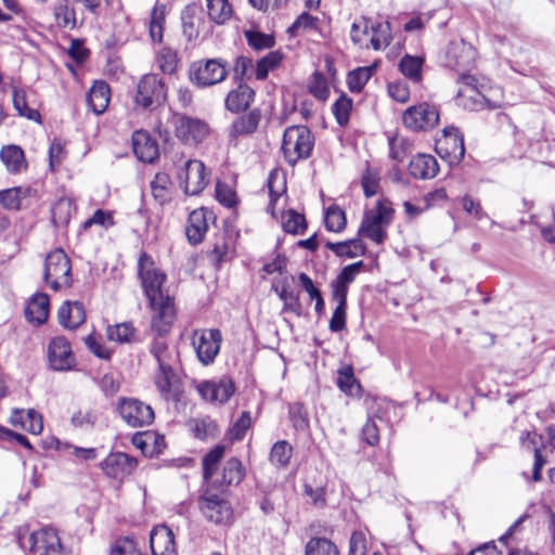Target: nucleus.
<instances>
[{
  "mask_svg": "<svg viewBox=\"0 0 555 555\" xmlns=\"http://www.w3.org/2000/svg\"><path fill=\"white\" fill-rule=\"evenodd\" d=\"M138 275L153 310L151 327L157 335L163 336L169 332L176 317L173 299L163 292L166 274L156 268L153 258L143 251L138 259Z\"/></svg>",
  "mask_w": 555,
  "mask_h": 555,
  "instance_id": "nucleus-1",
  "label": "nucleus"
},
{
  "mask_svg": "<svg viewBox=\"0 0 555 555\" xmlns=\"http://www.w3.org/2000/svg\"><path fill=\"white\" fill-rule=\"evenodd\" d=\"M314 146V137L307 126H291L285 129L282 152L286 163L295 166L300 159L310 157Z\"/></svg>",
  "mask_w": 555,
  "mask_h": 555,
  "instance_id": "nucleus-2",
  "label": "nucleus"
},
{
  "mask_svg": "<svg viewBox=\"0 0 555 555\" xmlns=\"http://www.w3.org/2000/svg\"><path fill=\"white\" fill-rule=\"evenodd\" d=\"M167 101V87L156 74L144 75L137 85L134 103L144 109L156 112L164 109Z\"/></svg>",
  "mask_w": 555,
  "mask_h": 555,
  "instance_id": "nucleus-3",
  "label": "nucleus"
},
{
  "mask_svg": "<svg viewBox=\"0 0 555 555\" xmlns=\"http://www.w3.org/2000/svg\"><path fill=\"white\" fill-rule=\"evenodd\" d=\"M70 260L63 249L56 248L48 254L44 261L43 278L53 291L67 288L72 285Z\"/></svg>",
  "mask_w": 555,
  "mask_h": 555,
  "instance_id": "nucleus-4",
  "label": "nucleus"
},
{
  "mask_svg": "<svg viewBox=\"0 0 555 555\" xmlns=\"http://www.w3.org/2000/svg\"><path fill=\"white\" fill-rule=\"evenodd\" d=\"M29 551L37 555H67L70 550L63 544L59 530L44 526L28 537Z\"/></svg>",
  "mask_w": 555,
  "mask_h": 555,
  "instance_id": "nucleus-5",
  "label": "nucleus"
},
{
  "mask_svg": "<svg viewBox=\"0 0 555 555\" xmlns=\"http://www.w3.org/2000/svg\"><path fill=\"white\" fill-rule=\"evenodd\" d=\"M172 126L176 137L188 145H197L209 134L207 122L183 114L172 115Z\"/></svg>",
  "mask_w": 555,
  "mask_h": 555,
  "instance_id": "nucleus-6",
  "label": "nucleus"
},
{
  "mask_svg": "<svg viewBox=\"0 0 555 555\" xmlns=\"http://www.w3.org/2000/svg\"><path fill=\"white\" fill-rule=\"evenodd\" d=\"M198 506L203 516L210 522L228 526L233 521L234 513L232 505L219 494L204 493L198 500Z\"/></svg>",
  "mask_w": 555,
  "mask_h": 555,
  "instance_id": "nucleus-7",
  "label": "nucleus"
},
{
  "mask_svg": "<svg viewBox=\"0 0 555 555\" xmlns=\"http://www.w3.org/2000/svg\"><path fill=\"white\" fill-rule=\"evenodd\" d=\"M402 121L411 131H429L438 125L439 111L436 105L423 102L408 107L403 112Z\"/></svg>",
  "mask_w": 555,
  "mask_h": 555,
  "instance_id": "nucleus-8",
  "label": "nucleus"
},
{
  "mask_svg": "<svg viewBox=\"0 0 555 555\" xmlns=\"http://www.w3.org/2000/svg\"><path fill=\"white\" fill-rule=\"evenodd\" d=\"M228 75L227 65L219 59L198 61L191 65L190 78L198 87L221 82Z\"/></svg>",
  "mask_w": 555,
  "mask_h": 555,
  "instance_id": "nucleus-9",
  "label": "nucleus"
},
{
  "mask_svg": "<svg viewBox=\"0 0 555 555\" xmlns=\"http://www.w3.org/2000/svg\"><path fill=\"white\" fill-rule=\"evenodd\" d=\"M178 177L184 193L192 196L201 194L209 181V173L198 159L186 160Z\"/></svg>",
  "mask_w": 555,
  "mask_h": 555,
  "instance_id": "nucleus-10",
  "label": "nucleus"
},
{
  "mask_svg": "<svg viewBox=\"0 0 555 555\" xmlns=\"http://www.w3.org/2000/svg\"><path fill=\"white\" fill-rule=\"evenodd\" d=\"M117 410L120 417L131 427L149 426L155 417L152 406L135 398H120Z\"/></svg>",
  "mask_w": 555,
  "mask_h": 555,
  "instance_id": "nucleus-11",
  "label": "nucleus"
},
{
  "mask_svg": "<svg viewBox=\"0 0 555 555\" xmlns=\"http://www.w3.org/2000/svg\"><path fill=\"white\" fill-rule=\"evenodd\" d=\"M221 340V332L217 328L194 332L192 344L203 364L208 365L214 362L220 350Z\"/></svg>",
  "mask_w": 555,
  "mask_h": 555,
  "instance_id": "nucleus-12",
  "label": "nucleus"
},
{
  "mask_svg": "<svg viewBox=\"0 0 555 555\" xmlns=\"http://www.w3.org/2000/svg\"><path fill=\"white\" fill-rule=\"evenodd\" d=\"M436 151L442 158H447L450 165L459 164L465 155L464 139L455 127H446L443 135L437 140Z\"/></svg>",
  "mask_w": 555,
  "mask_h": 555,
  "instance_id": "nucleus-13",
  "label": "nucleus"
},
{
  "mask_svg": "<svg viewBox=\"0 0 555 555\" xmlns=\"http://www.w3.org/2000/svg\"><path fill=\"white\" fill-rule=\"evenodd\" d=\"M48 360L54 371H69L75 366V357L70 344L65 337L57 336L50 341Z\"/></svg>",
  "mask_w": 555,
  "mask_h": 555,
  "instance_id": "nucleus-14",
  "label": "nucleus"
},
{
  "mask_svg": "<svg viewBox=\"0 0 555 555\" xmlns=\"http://www.w3.org/2000/svg\"><path fill=\"white\" fill-rule=\"evenodd\" d=\"M197 391L207 401L224 403L234 393L235 386L231 378L222 377L217 382L208 380L198 384Z\"/></svg>",
  "mask_w": 555,
  "mask_h": 555,
  "instance_id": "nucleus-15",
  "label": "nucleus"
},
{
  "mask_svg": "<svg viewBox=\"0 0 555 555\" xmlns=\"http://www.w3.org/2000/svg\"><path fill=\"white\" fill-rule=\"evenodd\" d=\"M154 383L165 400L178 401L181 393V379L173 367L157 369Z\"/></svg>",
  "mask_w": 555,
  "mask_h": 555,
  "instance_id": "nucleus-16",
  "label": "nucleus"
},
{
  "mask_svg": "<svg viewBox=\"0 0 555 555\" xmlns=\"http://www.w3.org/2000/svg\"><path fill=\"white\" fill-rule=\"evenodd\" d=\"M132 149L138 159L143 163H153L159 155L157 141L144 130L133 132Z\"/></svg>",
  "mask_w": 555,
  "mask_h": 555,
  "instance_id": "nucleus-17",
  "label": "nucleus"
},
{
  "mask_svg": "<svg viewBox=\"0 0 555 555\" xmlns=\"http://www.w3.org/2000/svg\"><path fill=\"white\" fill-rule=\"evenodd\" d=\"M150 546L153 555H177L173 532L165 525L151 531Z\"/></svg>",
  "mask_w": 555,
  "mask_h": 555,
  "instance_id": "nucleus-18",
  "label": "nucleus"
},
{
  "mask_svg": "<svg viewBox=\"0 0 555 555\" xmlns=\"http://www.w3.org/2000/svg\"><path fill=\"white\" fill-rule=\"evenodd\" d=\"M457 101L468 111L495 109L501 106L499 102L489 100L476 87L461 88L457 91Z\"/></svg>",
  "mask_w": 555,
  "mask_h": 555,
  "instance_id": "nucleus-19",
  "label": "nucleus"
},
{
  "mask_svg": "<svg viewBox=\"0 0 555 555\" xmlns=\"http://www.w3.org/2000/svg\"><path fill=\"white\" fill-rule=\"evenodd\" d=\"M262 118L260 108H253L236 117L230 128L231 138L246 137L255 133Z\"/></svg>",
  "mask_w": 555,
  "mask_h": 555,
  "instance_id": "nucleus-20",
  "label": "nucleus"
},
{
  "mask_svg": "<svg viewBox=\"0 0 555 555\" xmlns=\"http://www.w3.org/2000/svg\"><path fill=\"white\" fill-rule=\"evenodd\" d=\"M439 171L437 159L428 154L414 156L409 164V173L415 179H433Z\"/></svg>",
  "mask_w": 555,
  "mask_h": 555,
  "instance_id": "nucleus-21",
  "label": "nucleus"
},
{
  "mask_svg": "<svg viewBox=\"0 0 555 555\" xmlns=\"http://www.w3.org/2000/svg\"><path fill=\"white\" fill-rule=\"evenodd\" d=\"M57 318L65 328H77L86 320L85 307L79 301H65L59 309Z\"/></svg>",
  "mask_w": 555,
  "mask_h": 555,
  "instance_id": "nucleus-22",
  "label": "nucleus"
},
{
  "mask_svg": "<svg viewBox=\"0 0 555 555\" xmlns=\"http://www.w3.org/2000/svg\"><path fill=\"white\" fill-rule=\"evenodd\" d=\"M255 99V91L246 83L240 82L225 98V108L232 113L246 111Z\"/></svg>",
  "mask_w": 555,
  "mask_h": 555,
  "instance_id": "nucleus-23",
  "label": "nucleus"
},
{
  "mask_svg": "<svg viewBox=\"0 0 555 555\" xmlns=\"http://www.w3.org/2000/svg\"><path fill=\"white\" fill-rule=\"evenodd\" d=\"M133 466V459L122 452L109 454L102 463V469L112 478H121L125 474L130 473Z\"/></svg>",
  "mask_w": 555,
  "mask_h": 555,
  "instance_id": "nucleus-24",
  "label": "nucleus"
},
{
  "mask_svg": "<svg viewBox=\"0 0 555 555\" xmlns=\"http://www.w3.org/2000/svg\"><path fill=\"white\" fill-rule=\"evenodd\" d=\"M49 297L47 294H35L28 301L25 309V317L28 322L36 325L43 324L49 317Z\"/></svg>",
  "mask_w": 555,
  "mask_h": 555,
  "instance_id": "nucleus-25",
  "label": "nucleus"
},
{
  "mask_svg": "<svg viewBox=\"0 0 555 555\" xmlns=\"http://www.w3.org/2000/svg\"><path fill=\"white\" fill-rule=\"evenodd\" d=\"M207 211L204 208L195 209L189 215L185 234L192 245L201 243L208 229Z\"/></svg>",
  "mask_w": 555,
  "mask_h": 555,
  "instance_id": "nucleus-26",
  "label": "nucleus"
},
{
  "mask_svg": "<svg viewBox=\"0 0 555 555\" xmlns=\"http://www.w3.org/2000/svg\"><path fill=\"white\" fill-rule=\"evenodd\" d=\"M109 96V86L103 80L95 81L88 93V103L92 112L96 115L102 114L107 108Z\"/></svg>",
  "mask_w": 555,
  "mask_h": 555,
  "instance_id": "nucleus-27",
  "label": "nucleus"
},
{
  "mask_svg": "<svg viewBox=\"0 0 555 555\" xmlns=\"http://www.w3.org/2000/svg\"><path fill=\"white\" fill-rule=\"evenodd\" d=\"M181 21L182 31L188 40L197 38L198 28L203 22L198 7L196 4L186 5L181 13Z\"/></svg>",
  "mask_w": 555,
  "mask_h": 555,
  "instance_id": "nucleus-28",
  "label": "nucleus"
},
{
  "mask_svg": "<svg viewBox=\"0 0 555 555\" xmlns=\"http://www.w3.org/2000/svg\"><path fill=\"white\" fill-rule=\"evenodd\" d=\"M0 158L11 173H18L27 168L24 151L17 145L11 144L2 147Z\"/></svg>",
  "mask_w": 555,
  "mask_h": 555,
  "instance_id": "nucleus-29",
  "label": "nucleus"
},
{
  "mask_svg": "<svg viewBox=\"0 0 555 555\" xmlns=\"http://www.w3.org/2000/svg\"><path fill=\"white\" fill-rule=\"evenodd\" d=\"M326 248L332 250L338 257L356 258L366 251L364 243L360 238H352L344 242H326Z\"/></svg>",
  "mask_w": 555,
  "mask_h": 555,
  "instance_id": "nucleus-30",
  "label": "nucleus"
},
{
  "mask_svg": "<svg viewBox=\"0 0 555 555\" xmlns=\"http://www.w3.org/2000/svg\"><path fill=\"white\" fill-rule=\"evenodd\" d=\"M376 72V65L358 67L349 72L347 76V85L352 93H360L373 74Z\"/></svg>",
  "mask_w": 555,
  "mask_h": 555,
  "instance_id": "nucleus-31",
  "label": "nucleus"
},
{
  "mask_svg": "<svg viewBox=\"0 0 555 555\" xmlns=\"http://www.w3.org/2000/svg\"><path fill=\"white\" fill-rule=\"evenodd\" d=\"M150 351L158 364L157 369L173 367L177 361V354L173 350L169 349L165 340L155 339L152 343Z\"/></svg>",
  "mask_w": 555,
  "mask_h": 555,
  "instance_id": "nucleus-32",
  "label": "nucleus"
},
{
  "mask_svg": "<svg viewBox=\"0 0 555 555\" xmlns=\"http://www.w3.org/2000/svg\"><path fill=\"white\" fill-rule=\"evenodd\" d=\"M53 14L59 27L68 29L76 27V12L68 0H59L53 7Z\"/></svg>",
  "mask_w": 555,
  "mask_h": 555,
  "instance_id": "nucleus-33",
  "label": "nucleus"
},
{
  "mask_svg": "<svg viewBox=\"0 0 555 555\" xmlns=\"http://www.w3.org/2000/svg\"><path fill=\"white\" fill-rule=\"evenodd\" d=\"M373 36L371 47L375 51L386 49L392 41L391 26L389 22H379L370 26Z\"/></svg>",
  "mask_w": 555,
  "mask_h": 555,
  "instance_id": "nucleus-34",
  "label": "nucleus"
},
{
  "mask_svg": "<svg viewBox=\"0 0 555 555\" xmlns=\"http://www.w3.org/2000/svg\"><path fill=\"white\" fill-rule=\"evenodd\" d=\"M423 63V57L405 54L399 62V69L411 81L420 82L422 80Z\"/></svg>",
  "mask_w": 555,
  "mask_h": 555,
  "instance_id": "nucleus-35",
  "label": "nucleus"
},
{
  "mask_svg": "<svg viewBox=\"0 0 555 555\" xmlns=\"http://www.w3.org/2000/svg\"><path fill=\"white\" fill-rule=\"evenodd\" d=\"M166 17V7L164 4L156 3L153 8L150 16L149 31L153 42H162L164 23Z\"/></svg>",
  "mask_w": 555,
  "mask_h": 555,
  "instance_id": "nucleus-36",
  "label": "nucleus"
},
{
  "mask_svg": "<svg viewBox=\"0 0 555 555\" xmlns=\"http://www.w3.org/2000/svg\"><path fill=\"white\" fill-rule=\"evenodd\" d=\"M306 555H339L336 544L327 538L313 537L305 546Z\"/></svg>",
  "mask_w": 555,
  "mask_h": 555,
  "instance_id": "nucleus-37",
  "label": "nucleus"
},
{
  "mask_svg": "<svg viewBox=\"0 0 555 555\" xmlns=\"http://www.w3.org/2000/svg\"><path fill=\"white\" fill-rule=\"evenodd\" d=\"M208 16L217 24H224L232 16L229 0H206Z\"/></svg>",
  "mask_w": 555,
  "mask_h": 555,
  "instance_id": "nucleus-38",
  "label": "nucleus"
},
{
  "mask_svg": "<svg viewBox=\"0 0 555 555\" xmlns=\"http://www.w3.org/2000/svg\"><path fill=\"white\" fill-rule=\"evenodd\" d=\"M244 477L242 463L236 457L229 459L222 468V478L219 481L221 487L238 485Z\"/></svg>",
  "mask_w": 555,
  "mask_h": 555,
  "instance_id": "nucleus-39",
  "label": "nucleus"
},
{
  "mask_svg": "<svg viewBox=\"0 0 555 555\" xmlns=\"http://www.w3.org/2000/svg\"><path fill=\"white\" fill-rule=\"evenodd\" d=\"M337 385L348 396L357 395L361 389V385L356 379L350 365H345L338 370Z\"/></svg>",
  "mask_w": 555,
  "mask_h": 555,
  "instance_id": "nucleus-40",
  "label": "nucleus"
},
{
  "mask_svg": "<svg viewBox=\"0 0 555 555\" xmlns=\"http://www.w3.org/2000/svg\"><path fill=\"white\" fill-rule=\"evenodd\" d=\"M279 298L284 302L283 310L291 311L300 317L302 307L299 300V293L292 289L287 284H283L280 288L275 289Z\"/></svg>",
  "mask_w": 555,
  "mask_h": 555,
  "instance_id": "nucleus-41",
  "label": "nucleus"
},
{
  "mask_svg": "<svg viewBox=\"0 0 555 555\" xmlns=\"http://www.w3.org/2000/svg\"><path fill=\"white\" fill-rule=\"evenodd\" d=\"M225 447L218 444L211 449L203 459V477L206 481L211 480L220 461L224 455Z\"/></svg>",
  "mask_w": 555,
  "mask_h": 555,
  "instance_id": "nucleus-42",
  "label": "nucleus"
},
{
  "mask_svg": "<svg viewBox=\"0 0 555 555\" xmlns=\"http://www.w3.org/2000/svg\"><path fill=\"white\" fill-rule=\"evenodd\" d=\"M448 56L454 62L455 66L465 67L474 56L470 46L464 41L451 43L448 48Z\"/></svg>",
  "mask_w": 555,
  "mask_h": 555,
  "instance_id": "nucleus-43",
  "label": "nucleus"
},
{
  "mask_svg": "<svg viewBox=\"0 0 555 555\" xmlns=\"http://www.w3.org/2000/svg\"><path fill=\"white\" fill-rule=\"evenodd\" d=\"M13 106L20 116L36 122H41L40 113L35 108L28 107L26 102V93L23 89H13Z\"/></svg>",
  "mask_w": 555,
  "mask_h": 555,
  "instance_id": "nucleus-44",
  "label": "nucleus"
},
{
  "mask_svg": "<svg viewBox=\"0 0 555 555\" xmlns=\"http://www.w3.org/2000/svg\"><path fill=\"white\" fill-rule=\"evenodd\" d=\"M392 214L393 210L390 207L378 201L375 209L365 211L363 219L385 229L390 223Z\"/></svg>",
  "mask_w": 555,
  "mask_h": 555,
  "instance_id": "nucleus-45",
  "label": "nucleus"
},
{
  "mask_svg": "<svg viewBox=\"0 0 555 555\" xmlns=\"http://www.w3.org/2000/svg\"><path fill=\"white\" fill-rule=\"evenodd\" d=\"M293 455V447L286 440L275 442L270 452V462L279 467H286Z\"/></svg>",
  "mask_w": 555,
  "mask_h": 555,
  "instance_id": "nucleus-46",
  "label": "nucleus"
},
{
  "mask_svg": "<svg viewBox=\"0 0 555 555\" xmlns=\"http://www.w3.org/2000/svg\"><path fill=\"white\" fill-rule=\"evenodd\" d=\"M170 178L165 172H158L151 181V189L154 198L164 205L169 201Z\"/></svg>",
  "mask_w": 555,
  "mask_h": 555,
  "instance_id": "nucleus-47",
  "label": "nucleus"
},
{
  "mask_svg": "<svg viewBox=\"0 0 555 555\" xmlns=\"http://www.w3.org/2000/svg\"><path fill=\"white\" fill-rule=\"evenodd\" d=\"M135 328L133 327L131 322H124L120 324H116L107 327V338L112 341L116 343H130L132 337L134 336Z\"/></svg>",
  "mask_w": 555,
  "mask_h": 555,
  "instance_id": "nucleus-48",
  "label": "nucleus"
},
{
  "mask_svg": "<svg viewBox=\"0 0 555 555\" xmlns=\"http://www.w3.org/2000/svg\"><path fill=\"white\" fill-rule=\"evenodd\" d=\"M282 61V55L278 51L268 53L266 56L260 59L256 64V78L258 80H264L268 77L270 70L279 66Z\"/></svg>",
  "mask_w": 555,
  "mask_h": 555,
  "instance_id": "nucleus-49",
  "label": "nucleus"
},
{
  "mask_svg": "<svg viewBox=\"0 0 555 555\" xmlns=\"http://www.w3.org/2000/svg\"><path fill=\"white\" fill-rule=\"evenodd\" d=\"M282 225L284 231L291 234H301L307 229L305 216L295 210H288L283 216Z\"/></svg>",
  "mask_w": 555,
  "mask_h": 555,
  "instance_id": "nucleus-50",
  "label": "nucleus"
},
{
  "mask_svg": "<svg viewBox=\"0 0 555 555\" xmlns=\"http://www.w3.org/2000/svg\"><path fill=\"white\" fill-rule=\"evenodd\" d=\"M325 228L331 232H341L346 228V215L338 206H331L325 214Z\"/></svg>",
  "mask_w": 555,
  "mask_h": 555,
  "instance_id": "nucleus-51",
  "label": "nucleus"
},
{
  "mask_svg": "<svg viewBox=\"0 0 555 555\" xmlns=\"http://www.w3.org/2000/svg\"><path fill=\"white\" fill-rule=\"evenodd\" d=\"M358 235L370 238L372 242L376 244H383L387 237V232L379 225H375L374 223L362 219L360 228L358 230Z\"/></svg>",
  "mask_w": 555,
  "mask_h": 555,
  "instance_id": "nucleus-52",
  "label": "nucleus"
},
{
  "mask_svg": "<svg viewBox=\"0 0 555 555\" xmlns=\"http://www.w3.org/2000/svg\"><path fill=\"white\" fill-rule=\"evenodd\" d=\"M352 108V100L346 94L340 95L332 106L333 114L336 121L340 126H345L349 121L350 112Z\"/></svg>",
  "mask_w": 555,
  "mask_h": 555,
  "instance_id": "nucleus-53",
  "label": "nucleus"
},
{
  "mask_svg": "<svg viewBox=\"0 0 555 555\" xmlns=\"http://www.w3.org/2000/svg\"><path fill=\"white\" fill-rule=\"evenodd\" d=\"M159 69L165 74H172L178 65V56L175 50L163 48L156 57Z\"/></svg>",
  "mask_w": 555,
  "mask_h": 555,
  "instance_id": "nucleus-54",
  "label": "nucleus"
},
{
  "mask_svg": "<svg viewBox=\"0 0 555 555\" xmlns=\"http://www.w3.org/2000/svg\"><path fill=\"white\" fill-rule=\"evenodd\" d=\"M216 198L227 208H232L237 204V195L235 190L225 182H217Z\"/></svg>",
  "mask_w": 555,
  "mask_h": 555,
  "instance_id": "nucleus-55",
  "label": "nucleus"
},
{
  "mask_svg": "<svg viewBox=\"0 0 555 555\" xmlns=\"http://www.w3.org/2000/svg\"><path fill=\"white\" fill-rule=\"evenodd\" d=\"M25 195L22 188H12L0 191V204L10 210H17L21 207V199Z\"/></svg>",
  "mask_w": 555,
  "mask_h": 555,
  "instance_id": "nucleus-56",
  "label": "nucleus"
},
{
  "mask_svg": "<svg viewBox=\"0 0 555 555\" xmlns=\"http://www.w3.org/2000/svg\"><path fill=\"white\" fill-rule=\"evenodd\" d=\"M194 436L198 439H205L207 437H215L218 433V426L210 417L196 420L192 427Z\"/></svg>",
  "mask_w": 555,
  "mask_h": 555,
  "instance_id": "nucleus-57",
  "label": "nucleus"
},
{
  "mask_svg": "<svg viewBox=\"0 0 555 555\" xmlns=\"http://www.w3.org/2000/svg\"><path fill=\"white\" fill-rule=\"evenodd\" d=\"M98 421V414L95 411L88 410H78L75 412L70 418V422L74 427L88 429L92 428Z\"/></svg>",
  "mask_w": 555,
  "mask_h": 555,
  "instance_id": "nucleus-58",
  "label": "nucleus"
},
{
  "mask_svg": "<svg viewBox=\"0 0 555 555\" xmlns=\"http://www.w3.org/2000/svg\"><path fill=\"white\" fill-rule=\"evenodd\" d=\"M248 44L255 50H263L273 47L274 39L270 35L248 30L245 33Z\"/></svg>",
  "mask_w": 555,
  "mask_h": 555,
  "instance_id": "nucleus-59",
  "label": "nucleus"
},
{
  "mask_svg": "<svg viewBox=\"0 0 555 555\" xmlns=\"http://www.w3.org/2000/svg\"><path fill=\"white\" fill-rule=\"evenodd\" d=\"M251 425V416L248 411H244L229 430L232 440H241L244 438L247 429Z\"/></svg>",
  "mask_w": 555,
  "mask_h": 555,
  "instance_id": "nucleus-60",
  "label": "nucleus"
},
{
  "mask_svg": "<svg viewBox=\"0 0 555 555\" xmlns=\"http://www.w3.org/2000/svg\"><path fill=\"white\" fill-rule=\"evenodd\" d=\"M111 555H142L133 539H118L111 550Z\"/></svg>",
  "mask_w": 555,
  "mask_h": 555,
  "instance_id": "nucleus-61",
  "label": "nucleus"
},
{
  "mask_svg": "<svg viewBox=\"0 0 555 555\" xmlns=\"http://www.w3.org/2000/svg\"><path fill=\"white\" fill-rule=\"evenodd\" d=\"M389 157L398 163L404 160L408 155V143L404 139L391 137L388 140Z\"/></svg>",
  "mask_w": 555,
  "mask_h": 555,
  "instance_id": "nucleus-62",
  "label": "nucleus"
},
{
  "mask_svg": "<svg viewBox=\"0 0 555 555\" xmlns=\"http://www.w3.org/2000/svg\"><path fill=\"white\" fill-rule=\"evenodd\" d=\"M363 266L364 262L360 260L358 262L344 267L334 281L339 284L349 286V284L356 280V276L360 273Z\"/></svg>",
  "mask_w": 555,
  "mask_h": 555,
  "instance_id": "nucleus-63",
  "label": "nucleus"
},
{
  "mask_svg": "<svg viewBox=\"0 0 555 555\" xmlns=\"http://www.w3.org/2000/svg\"><path fill=\"white\" fill-rule=\"evenodd\" d=\"M366 537L362 531H353L349 540L348 555H366Z\"/></svg>",
  "mask_w": 555,
  "mask_h": 555,
  "instance_id": "nucleus-64",
  "label": "nucleus"
}]
</instances>
